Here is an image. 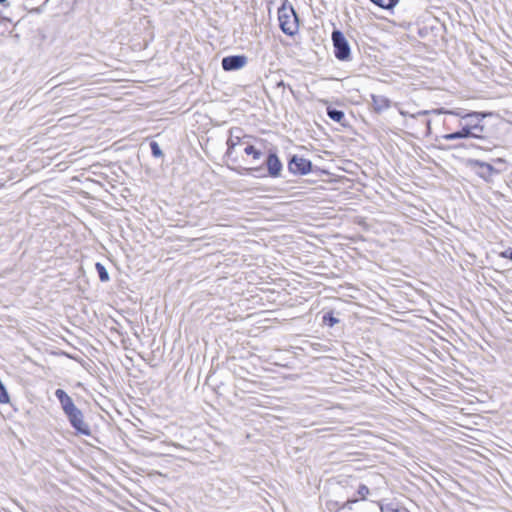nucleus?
I'll use <instances>...</instances> for the list:
<instances>
[{"instance_id": "nucleus-1", "label": "nucleus", "mask_w": 512, "mask_h": 512, "mask_svg": "<svg viewBox=\"0 0 512 512\" xmlns=\"http://www.w3.org/2000/svg\"><path fill=\"white\" fill-rule=\"evenodd\" d=\"M278 19L280 27L285 34L294 35L297 32V16L292 8H280L278 11Z\"/></svg>"}, {"instance_id": "nucleus-2", "label": "nucleus", "mask_w": 512, "mask_h": 512, "mask_svg": "<svg viewBox=\"0 0 512 512\" xmlns=\"http://www.w3.org/2000/svg\"><path fill=\"white\" fill-rule=\"evenodd\" d=\"M467 166L474 170L476 174L485 180L491 182L494 175L498 174L499 171L494 168L491 164L482 162L476 159H468L466 162Z\"/></svg>"}, {"instance_id": "nucleus-3", "label": "nucleus", "mask_w": 512, "mask_h": 512, "mask_svg": "<svg viewBox=\"0 0 512 512\" xmlns=\"http://www.w3.org/2000/svg\"><path fill=\"white\" fill-rule=\"evenodd\" d=\"M487 116L486 113L471 112L468 114H461L460 118L463 120H469L464 126L473 132V138H480L484 132V126L481 121Z\"/></svg>"}, {"instance_id": "nucleus-4", "label": "nucleus", "mask_w": 512, "mask_h": 512, "mask_svg": "<svg viewBox=\"0 0 512 512\" xmlns=\"http://www.w3.org/2000/svg\"><path fill=\"white\" fill-rule=\"evenodd\" d=\"M332 40L336 48L335 56L340 60H345L350 54V49L344 35L340 31L332 33Z\"/></svg>"}, {"instance_id": "nucleus-5", "label": "nucleus", "mask_w": 512, "mask_h": 512, "mask_svg": "<svg viewBox=\"0 0 512 512\" xmlns=\"http://www.w3.org/2000/svg\"><path fill=\"white\" fill-rule=\"evenodd\" d=\"M71 425L77 430V432L83 435H90V429L88 424L84 421L82 412L77 408L73 412L66 414Z\"/></svg>"}, {"instance_id": "nucleus-6", "label": "nucleus", "mask_w": 512, "mask_h": 512, "mask_svg": "<svg viewBox=\"0 0 512 512\" xmlns=\"http://www.w3.org/2000/svg\"><path fill=\"white\" fill-rule=\"evenodd\" d=\"M247 63V58L243 55L228 56L222 59V67L226 71L238 70Z\"/></svg>"}, {"instance_id": "nucleus-7", "label": "nucleus", "mask_w": 512, "mask_h": 512, "mask_svg": "<svg viewBox=\"0 0 512 512\" xmlns=\"http://www.w3.org/2000/svg\"><path fill=\"white\" fill-rule=\"evenodd\" d=\"M289 169L293 173L307 174L311 170V162L303 157L294 156L289 163Z\"/></svg>"}, {"instance_id": "nucleus-8", "label": "nucleus", "mask_w": 512, "mask_h": 512, "mask_svg": "<svg viewBox=\"0 0 512 512\" xmlns=\"http://www.w3.org/2000/svg\"><path fill=\"white\" fill-rule=\"evenodd\" d=\"M56 397L61 403L62 409L65 414L73 412L77 407L74 405L71 397L62 389H57L55 392Z\"/></svg>"}, {"instance_id": "nucleus-9", "label": "nucleus", "mask_w": 512, "mask_h": 512, "mask_svg": "<svg viewBox=\"0 0 512 512\" xmlns=\"http://www.w3.org/2000/svg\"><path fill=\"white\" fill-rule=\"evenodd\" d=\"M267 168L269 174L273 177H277L280 175L282 165L280 160L275 154H270L267 159Z\"/></svg>"}, {"instance_id": "nucleus-10", "label": "nucleus", "mask_w": 512, "mask_h": 512, "mask_svg": "<svg viewBox=\"0 0 512 512\" xmlns=\"http://www.w3.org/2000/svg\"><path fill=\"white\" fill-rule=\"evenodd\" d=\"M373 110L377 113L387 110L390 107V100L381 95H372Z\"/></svg>"}, {"instance_id": "nucleus-11", "label": "nucleus", "mask_w": 512, "mask_h": 512, "mask_svg": "<svg viewBox=\"0 0 512 512\" xmlns=\"http://www.w3.org/2000/svg\"><path fill=\"white\" fill-rule=\"evenodd\" d=\"M473 135L474 134L470 129L463 126L460 131L443 135V139H445L447 141H452V140L463 139V138H470V137L473 138Z\"/></svg>"}, {"instance_id": "nucleus-12", "label": "nucleus", "mask_w": 512, "mask_h": 512, "mask_svg": "<svg viewBox=\"0 0 512 512\" xmlns=\"http://www.w3.org/2000/svg\"><path fill=\"white\" fill-rule=\"evenodd\" d=\"M243 146L244 153L247 155H251L253 157V160L257 161L261 158V151L256 149L253 145L249 144L248 137L243 138Z\"/></svg>"}, {"instance_id": "nucleus-13", "label": "nucleus", "mask_w": 512, "mask_h": 512, "mask_svg": "<svg viewBox=\"0 0 512 512\" xmlns=\"http://www.w3.org/2000/svg\"><path fill=\"white\" fill-rule=\"evenodd\" d=\"M227 144H228L227 155L232 156L236 152L237 146H243V139H240L238 136L231 135Z\"/></svg>"}, {"instance_id": "nucleus-14", "label": "nucleus", "mask_w": 512, "mask_h": 512, "mask_svg": "<svg viewBox=\"0 0 512 512\" xmlns=\"http://www.w3.org/2000/svg\"><path fill=\"white\" fill-rule=\"evenodd\" d=\"M96 269L99 274V278L102 282H107L109 280V274L106 268L101 263H96Z\"/></svg>"}, {"instance_id": "nucleus-15", "label": "nucleus", "mask_w": 512, "mask_h": 512, "mask_svg": "<svg viewBox=\"0 0 512 512\" xmlns=\"http://www.w3.org/2000/svg\"><path fill=\"white\" fill-rule=\"evenodd\" d=\"M374 4L381 8L389 9L396 5V0H371Z\"/></svg>"}, {"instance_id": "nucleus-16", "label": "nucleus", "mask_w": 512, "mask_h": 512, "mask_svg": "<svg viewBox=\"0 0 512 512\" xmlns=\"http://www.w3.org/2000/svg\"><path fill=\"white\" fill-rule=\"evenodd\" d=\"M328 115L332 120L336 122H340L344 117V113L342 111L332 109H328Z\"/></svg>"}, {"instance_id": "nucleus-17", "label": "nucleus", "mask_w": 512, "mask_h": 512, "mask_svg": "<svg viewBox=\"0 0 512 512\" xmlns=\"http://www.w3.org/2000/svg\"><path fill=\"white\" fill-rule=\"evenodd\" d=\"M8 401H9L8 393H7L4 385L0 381V403H7Z\"/></svg>"}, {"instance_id": "nucleus-18", "label": "nucleus", "mask_w": 512, "mask_h": 512, "mask_svg": "<svg viewBox=\"0 0 512 512\" xmlns=\"http://www.w3.org/2000/svg\"><path fill=\"white\" fill-rule=\"evenodd\" d=\"M433 113H435V114H449V115H454V116H458V117L461 116V113L459 111H456V110H445L444 108L433 110Z\"/></svg>"}, {"instance_id": "nucleus-19", "label": "nucleus", "mask_w": 512, "mask_h": 512, "mask_svg": "<svg viewBox=\"0 0 512 512\" xmlns=\"http://www.w3.org/2000/svg\"><path fill=\"white\" fill-rule=\"evenodd\" d=\"M357 494L359 495L360 499L364 500L366 499L367 495L369 494V489L365 485H360L357 491Z\"/></svg>"}, {"instance_id": "nucleus-20", "label": "nucleus", "mask_w": 512, "mask_h": 512, "mask_svg": "<svg viewBox=\"0 0 512 512\" xmlns=\"http://www.w3.org/2000/svg\"><path fill=\"white\" fill-rule=\"evenodd\" d=\"M151 150L155 157H161L163 155L159 145L156 142L151 143Z\"/></svg>"}, {"instance_id": "nucleus-21", "label": "nucleus", "mask_w": 512, "mask_h": 512, "mask_svg": "<svg viewBox=\"0 0 512 512\" xmlns=\"http://www.w3.org/2000/svg\"><path fill=\"white\" fill-rule=\"evenodd\" d=\"M381 511L382 512H407L406 510L404 509H398V508H394L390 505L386 506L385 508H381Z\"/></svg>"}, {"instance_id": "nucleus-22", "label": "nucleus", "mask_w": 512, "mask_h": 512, "mask_svg": "<svg viewBox=\"0 0 512 512\" xmlns=\"http://www.w3.org/2000/svg\"><path fill=\"white\" fill-rule=\"evenodd\" d=\"M500 256L502 258H507V259L512 260V249H507V250L501 252Z\"/></svg>"}, {"instance_id": "nucleus-23", "label": "nucleus", "mask_w": 512, "mask_h": 512, "mask_svg": "<svg viewBox=\"0 0 512 512\" xmlns=\"http://www.w3.org/2000/svg\"><path fill=\"white\" fill-rule=\"evenodd\" d=\"M327 319L329 320V324H330V326H332V325H334L335 323H337V322H338V320H337V319H335L333 316H329V317L324 316V320L326 321Z\"/></svg>"}, {"instance_id": "nucleus-24", "label": "nucleus", "mask_w": 512, "mask_h": 512, "mask_svg": "<svg viewBox=\"0 0 512 512\" xmlns=\"http://www.w3.org/2000/svg\"><path fill=\"white\" fill-rule=\"evenodd\" d=\"M428 113H429V111L424 110V111H419V112H418V113H416V114H411L410 116H411L412 118H416L417 116H420V115H427Z\"/></svg>"}, {"instance_id": "nucleus-25", "label": "nucleus", "mask_w": 512, "mask_h": 512, "mask_svg": "<svg viewBox=\"0 0 512 512\" xmlns=\"http://www.w3.org/2000/svg\"><path fill=\"white\" fill-rule=\"evenodd\" d=\"M357 499L348 500L345 504V506H350V504L357 502Z\"/></svg>"}, {"instance_id": "nucleus-26", "label": "nucleus", "mask_w": 512, "mask_h": 512, "mask_svg": "<svg viewBox=\"0 0 512 512\" xmlns=\"http://www.w3.org/2000/svg\"><path fill=\"white\" fill-rule=\"evenodd\" d=\"M495 162H497V163H504L505 161L502 158H498V159L495 160Z\"/></svg>"}, {"instance_id": "nucleus-27", "label": "nucleus", "mask_w": 512, "mask_h": 512, "mask_svg": "<svg viewBox=\"0 0 512 512\" xmlns=\"http://www.w3.org/2000/svg\"><path fill=\"white\" fill-rule=\"evenodd\" d=\"M400 114H401L402 116H406V115H407V113H406L405 111H403V110H400Z\"/></svg>"}, {"instance_id": "nucleus-28", "label": "nucleus", "mask_w": 512, "mask_h": 512, "mask_svg": "<svg viewBox=\"0 0 512 512\" xmlns=\"http://www.w3.org/2000/svg\"><path fill=\"white\" fill-rule=\"evenodd\" d=\"M5 0H0V3L4 2Z\"/></svg>"}]
</instances>
